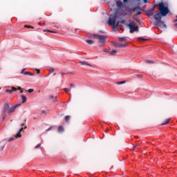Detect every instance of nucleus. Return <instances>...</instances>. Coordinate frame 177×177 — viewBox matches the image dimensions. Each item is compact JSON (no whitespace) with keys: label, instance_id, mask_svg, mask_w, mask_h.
Wrapping results in <instances>:
<instances>
[{"label":"nucleus","instance_id":"nucleus-31","mask_svg":"<svg viewBox=\"0 0 177 177\" xmlns=\"http://www.w3.org/2000/svg\"><path fill=\"white\" fill-rule=\"evenodd\" d=\"M70 86H71V88H75V84L71 83V84H70Z\"/></svg>","mask_w":177,"mask_h":177},{"label":"nucleus","instance_id":"nucleus-25","mask_svg":"<svg viewBox=\"0 0 177 177\" xmlns=\"http://www.w3.org/2000/svg\"><path fill=\"white\" fill-rule=\"evenodd\" d=\"M20 91V93H23V92H24V91H23V88H21V87H20V86H18L17 88V91Z\"/></svg>","mask_w":177,"mask_h":177},{"label":"nucleus","instance_id":"nucleus-33","mask_svg":"<svg viewBox=\"0 0 177 177\" xmlns=\"http://www.w3.org/2000/svg\"><path fill=\"white\" fill-rule=\"evenodd\" d=\"M49 71H50V73H53V71H55L54 68H50Z\"/></svg>","mask_w":177,"mask_h":177},{"label":"nucleus","instance_id":"nucleus-51","mask_svg":"<svg viewBox=\"0 0 177 177\" xmlns=\"http://www.w3.org/2000/svg\"><path fill=\"white\" fill-rule=\"evenodd\" d=\"M64 74H66V73H62V75H64Z\"/></svg>","mask_w":177,"mask_h":177},{"label":"nucleus","instance_id":"nucleus-43","mask_svg":"<svg viewBox=\"0 0 177 177\" xmlns=\"http://www.w3.org/2000/svg\"><path fill=\"white\" fill-rule=\"evenodd\" d=\"M144 3H147V0H143Z\"/></svg>","mask_w":177,"mask_h":177},{"label":"nucleus","instance_id":"nucleus-6","mask_svg":"<svg viewBox=\"0 0 177 177\" xmlns=\"http://www.w3.org/2000/svg\"><path fill=\"white\" fill-rule=\"evenodd\" d=\"M23 129H24V127H21V128L19 130L18 133H17L15 136H14V137H11V138H10L9 139H5V140H4V142H12V141H13L15 139H18V138H21V132H23Z\"/></svg>","mask_w":177,"mask_h":177},{"label":"nucleus","instance_id":"nucleus-9","mask_svg":"<svg viewBox=\"0 0 177 177\" xmlns=\"http://www.w3.org/2000/svg\"><path fill=\"white\" fill-rule=\"evenodd\" d=\"M21 106V104H17L10 108V109L8 111V114H12V113H15L16 109L17 107H20Z\"/></svg>","mask_w":177,"mask_h":177},{"label":"nucleus","instance_id":"nucleus-29","mask_svg":"<svg viewBox=\"0 0 177 177\" xmlns=\"http://www.w3.org/2000/svg\"><path fill=\"white\" fill-rule=\"evenodd\" d=\"M138 146H140V144H136V145L133 147V150L135 151V149H136V147H138Z\"/></svg>","mask_w":177,"mask_h":177},{"label":"nucleus","instance_id":"nucleus-17","mask_svg":"<svg viewBox=\"0 0 177 177\" xmlns=\"http://www.w3.org/2000/svg\"><path fill=\"white\" fill-rule=\"evenodd\" d=\"M118 39L120 42H125V41H127V37H119Z\"/></svg>","mask_w":177,"mask_h":177},{"label":"nucleus","instance_id":"nucleus-8","mask_svg":"<svg viewBox=\"0 0 177 177\" xmlns=\"http://www.w3.org/2000/svg\"><path fill=\"white\" fill-rule=\"evenodd\" d=\"M137 9H140V8L139 6L134 7V8H131V10H127L126 11L122 10V12L124 15V16H127V15H132V13H133V12L137 10Z\"/></svg>","mask_w":177,"mask_h":177},{"label":"nucleus","instance_id":"nucleus-20","mask_svg":"<svg viewBox=\"0 0 177 177\" xmlns=\"http://www.w3.org/2000/svg\"><path fill=\"white\" fill-rule=\"evenodd\" d=\"M24 75H30L31 77H33L34 73H30V72H25Z\"/></svg>","mask_w":177,"mask_h":177},{"label":"nucleus","instance_id":"nucleus-14","mask_svg":"<svg viewBox=\"0 0 177 177\" xmlns=\"http://www.w3.org/2000/svg\"><path fill=\"white\" fill-rule=\"evenodd\" d=\"M116 5H117L118 8H122L124 4L122 3V1L121 0H118L116 1Z\"/></svg>","mask_w":177,"mask_h":177},{"label":"nucleus","instance_id":"nucleus-27","mask_svg":"<svg viewBox=\"0 0 177 177\" xmlns=\"http://www.w3.org/2000/svg\"><path fill=\"white\" fill-rule=\"evenodd\" d=\"M44 31H48V32H53V34H56V31H53V30H44Z\"/></svg>","mask_w":177,"mask_h":177},{"label":"nucleus","instance_id":"nucleus-16","mask_svg":"<svg viewBox=\"0 0 177 177\" xmlns=\"http://www.w3.org/2000/svg\"><path fill=\"white\" fill-rule=\"evenodd\" d=\"M57 131L59 133L64 132V128H63V126H59Z\"/></svg>","mask_w":177,"mask_h":177},{"label":"nucleus","instance_id":"nucleus-39","mask_svg":"<svg viewBox=\"0 0 177 177\" xmlns=\"http://www.w3.org/2000/svg\"><path fill=\"white\" fill-rule=\"evenodd\" d=\"M163 24V27H164L165 28H167V24H164V22H163V24Z\"/></svg>","mask_w":177,"mask_h":177},{"label":"nucleus","instance_id":"nucleus-19","mask_svg":"<svg viewBox=\"0 0 177 177\" xmlns=\"http://www.w3.org/2000/svg\"><path fill=\"white\" fill-rule=\"evenodd\" d=\"M145 63H147V64H153L154 61L150 60V59H147V60L145 61Z\"/></svg>","mask_w":177,"mask_h":177},{"label":"nucleus","instance_id":"nucleus-4","mask_svg":"<svg viewBox=\"0 0 177 177\" xmlns=\"http://www.w3.org/2000/svg\"><path fill=\"white\" fill-rule=\"evenodd\" d=\"M93 38H95V39H98V43L100 44V46H104V45H106V39H107V36L106 35H93Z\"/></svg>","mask_w":177,"mask_h":177},{"label":"nucleus","instance_id":"nucleus-28","mask_svg":"<svg viewBox=\"0 0 177 177\" xmlns=\"http://www.w3.org/2000/svg\"><path fill=\"white\" fill-rule=\"evenodd\" d=\"M28 93H32V92H34V90L32 88H29L28 90Z\"/></svg>","mask_w":177,"mask_h":177},{"label":"nucleus","instance_id":"nucleus-3","mask_svg":"<svg viewBox=\"0 0 177 177\" xmlns=\"http://www.w3.org/2000/svg\"><path fill=\"white\" fill-rule=\"evenodd\" d=\"M159 13H160L161 16L165 17L168 13H169V9H168V7L165 6L164 5V3H159Z\"/></svg>","mask_w":177,"mask_h":177},{"label":"nucleus","instance_id":"nucleus-38","mask_svg":"<svg viewBox=\"0 0 177 177\" xmlns=\"http://www.w3.org/2000/svg\"><path fill=\"white\" fill-rule=\"evenodd\" d=\"M103 52L109 53V50L104 48V49L103 50Z\"/></svg>","mask_w":177,"mask_h":177},{"label":"nucleus","instance_id":"nucleus-48","mask_svg":"<svg viewBox=\"0 0 177 177\" xmlns=\"http://www.w3.org/2000/svg\"><path fill=\"white\" fill-rule=\"evenodd\" d=\"M174 27H176V28H177V24H176L174 25Z\"/></svg>","mask_w":177,"mask_h":177},{"label":"nucleus","instance_id":"nucleus-5","mask_svg":"<svg viewBox=\"0 0 177 177\" xmlns=\"http://www.w3.org/2000/svg\"><path fill=\"white\" fill-rule=\"evenodd\" d=\"M127 27L129 28L130 34H133V32H139V26L136 23L131 21L127 25Z\"/></svg>","mask_w":177,"mask_h":177},{"label":"nucleus","instance_id":"nucleus-30","mask_svg":"<svg viewBox=\"0 0 177 177\" xmlns=\"http://www.w3.org/2000/svg\"><path fill=\"white\" fill-rule=\"evenodd\" d=\"M138 146H140V144H136V145L133 147V150L135 151V149H136V147H138Z\"/></svg>","mask_w":177,"mask_h":177},{"label":"nucleus","instance_id":"nucleus-54","mask_svg":"<svg viewBox=\"0 0 177 177\" xmlns=\"http://www.w3.org/2000/svg\"><path fill=\"white\" fill-rule=\"evenodd\" d=\"M0 89H1V87H0Z\"/></svg>","mask_w":177,"mask_h":177},{"label":"nucleus","instance_id":"nucleus-46","mask_svg":"<svg viewBox=\"0 0 177 177\" xmlns=\"http://www.w3.org/2000/svg\"><path fill=\"white\" fill-rule=\"evenodd\" d=\"M24 123L21 124V127H24Z\"/></svg>","mask_w":177,"mask_h":177},{"label":"nucleus","instance_id":"nucleus-50","mask_svg":"<svg viewBox=\"0 0 177 177\" xmlns=\"http://www.w3.org/2000/svg\"><path fill=\"white\" fill-rule=\"evenodd\" d=\"M42 113H45V111H42Z\"/></svg>","mask_w":177,"mask_h":177},{"label":"nucleus","instance_id":"nucleus-37","mask_svg":"<svg viewBox=\"0 0 177 177\" xmlns=\"http://www.w3.org/2000/svg\"><path fill=\"white\" fill-rule=\"evenodd\" d=\"M39 147H41V144H38V145L35 147V149H39Z\"/></svg>","mask_w":177,"mask_h":177},{"label":"nucleus","instance_id":"nucleus-22","mask_svg":"<svg viewBox=\"0 0 177 177\" xmlns=\"http://www.w3.org/2000/svg\"><path fill=\"white\" fill-rule=\"evenodd\" d=\"M126 81H121V82H117L116 84L117 85H122V84H126Z\"/></svg>","mask_w":177,"mask_h":177},{"label":"nucleus","instance_id":"nucleus-1","mask_svg":"<svg viewBox=\"0 0 177 177\" xmlns=\"http://www.w3.org/2000/svg\"><path fill=\"white\" fill-rule=\"evenodd\" d=\"M118 16V14L117 12H115L114 15H111L107 21V24L112 26L113 28H117V27H118V24H120V21H115V20H117Z\"/></svg>","mask_w":177,"mask_h":177},{"label":"nucleus","instance_id":"nucleus-36","mask_svg":"<svg viewBox=\"0 0 177 177\" xmlns=\"http://www.w3.org/2000/svg\"><path fill=\"white\" fill-rule=\"evenodd\" d=\"M25 27H26L27 28H34V27L31 26H27V25H26Z\"/></svg>","mask_w":177,"mask_h":177},{"label":"nucleus","instance_id":"nucleus-34","mask_svg":"<svg viewBox=\"0 0 177 177\" xmlns=\"http://www.w3.org/2000/svg\"><path fill=\"white\" fill-rule=\"evenodd\" d=\"M137 78H142L143 75H136Z\"/></svg>","mask_w":177,"mask_h":177},{"label":"nucleus","instance_id":"nucleus-21","mask_svg":"<svg viewBox=\"0 0 177 177\" xmlns=\"http://www.w3.org/2000/svg\"><path fill=\"white\" fill-rule=\"evenodd\" d=\"M86 44H88V45H92L94 44L93 40H86Z\"/></svg>","mask_w":177,"mask_h":177},{"label":"nucleus","instance_id":"nucleus-53","mask_svg":"<svg viewBox=\"0 0 177 177\" xmlns=\"http://www.w3.org/2000/svg\"><path fill=\"white\" fill-rule=\"evenodd\" d=\"M176 17H177V15H176Z\"/></svg>","mask_w":177,"mask_h":177},{"label":"nucleus","instance_id":"nucleus-18","mask_svg":"<svg viewBox=\"0 0 177 177\" xmlns=\"http://www.w3.org/2000/svg\"><path fill=\"white\" fill-rule=\"evenodd\" d=\"M117 53V50H113L112 51L109 52V55H111V56H114V55H115Z\"/></svg>","mask_w":177,"mask_h":177},{"label":"nucleus","instance_id":"nucleus-49","mask_svg":"<svg viewBox=\"0 0 177 177\" xmlns=\"http://www.w3.org/2000/svg\"><path fill=\"white\" fill-rule=\"evenodd\" d=\"M24 129H27V127L26 126H25Z\"/></svg>","mask_w":177,"mask_h":177},{"label":"nucleus","instance_id":"nucleus-15","mask_svg":"<svg viewBox=\"0 0 177 177\" xmlns=\"http://www.w3.org/2000/svg\"><path fill=\"white\" fill-rule=\"evenodd\" d=\"M21 97L22 99V102H21L22 104H24V103H26V102H27V97L25 95H21Z\"/></svg>","mask_w":177,"mask_h":177},{"label":"nucleus","instance_id":"nucleus-44","mask_svg":"<svg viewBox=\"0 0 177 177\" xmlns=\"http://www.w3.org/2000/svg\"><path fill=\"white\" fill-rule=\"evenodd\" d=\"M53 97H54L53 95H50V99H53Z\"/></svg>","mask_w":177,"mask_h":177},{"label":"nucleus","instance_id":"nucleus-12","mask_svg":"<svg viewBox=\"0 0 177 177\" xmlns=\"http://www.w3.org/2000/svg\"><path fill=\"white\" fill-rule=\"evenodd\" d=\"M153 12H154V8H151L150 10H147L146 13L147 16H151Z\"/></svg>","mask_w":177,"mask_h":177},{"label":"nucleus","instance_id":"nucleus-11","mask_svg":"<svg viewBox=\"0 0 177 177\" xmlns=\"http://www.w3.org/2000/svg\"><path fill=\"white\" fill-rule=\"evenodd\" d=\"M113 46H115V48H127V44L120 43H114Z\"/></svg>","mask_w":177,"mask_h":177},{"label":"nucleus","instance_id":"nucleus-24","mask_svg":"<svg viewBox=\"0 0 177 177\" xmlns=\"http://www.w3.org/2000/svg\"><path fill=\"white\" fill-rule=\"evenodd\" d=\"M70 118H71L70 115L65 116V121L66 122H68V121H70Z\"/></svg>","mask_w":177,"mask_h":177},{"label":"nucleus","instance_id":"nucleus-52","mask_svg":"<svg viewBox=\"0 0 177 177\" xmlns=\"http://www.w3.org/2000/svg\"><path fill=\"white\" fill-rule=\"evenodd\" d=\"M53 75H56V73H53Z\"/></svg>","mask_w":177,"mask_h":177},{"label":"nucleus","instance_id":"nucleus-40","mask_svg":"<svg viewBox=\"0 0 177 177\" xmlns=\"http://www.w3.org/2000/svg\"><path fill=\"white\" fill-rule=\"evenodd\" d=\"M36 71H37V74H39V73H40L39 69H37Z\"/></svg>","mask_w":177,"mask_h":177},{"label":"nucleus","instance_id":"nucleus-45","mask_svg":"<svg viewBox=\"0 0 177 177\" xmlns=\"http://www.w3.org/2000/svg\"><path fill=\"white\" fill-rule=\"evenodd\" d=\"M123 2H128V0H123Z\"/></svg>","mask_w":177,"mask_h":177},{"label":"nucleus","instance_id":"nucleus-32","mask_svg":"<svg viewBox=\"0 0 177 177\" xmlns=\"http://www.w3.org/2000/svg\"><path fill=\"white\" fill-rule=\"evenodd\" d=\"M140 15H142V12L138 11V12L136 14V16H139Z\"/></svg>","mask_w":177,"mask_h":177},{"label":"nucleus","instance_id":"nucleus-41","mask_svg":"<svg viewBox=\"0 0 177 177\" xmlns=\"http://www.w3.org/2000/svg\"><path fill=\"white\" fill-rule=\"evenodd\" d=\"M24 70H26V69H23L22 71H21V74H24L26 72H24Z\"/></svg>","mask_w":177,"mask_h":177},{"label":"nucleus","instance_id":"nucleus-23","mask_svg":"<svg viewBox=\"0 0 177 177\" xmlns=\"http://www.w3.org/2000/svg\"><path fill=\"white\" fill-rule=\"evenodd\" d=\"M167 124H169V119H167L165 122L161 123V125H167Z\"/></svg>","mask_w":177,"mask_h":177},{"label":"nucleus","instance_id":"nucleus-42","mask_svg":"<svg viewBox=\"0 0 177 177\" xmlns=\"http://www.w3.org/2000/svg\"><path fill=\"white\" fill-rule=\"evenodd\" d=\"M52 128H53V127H49L48 129H46L47 131H48L50 129H52Z\"/></svg>","mask_w":177,"mask_h":177},{"label":"nucleus","instance_id":"nucleus-10","mask_svg":"<svg viewBox=\"0 0 177 177\" xmlns=\"http://www.w3.org/2000/svg\"><path fill=\"white\" fill-rule=\"evenodd\" d=\"M16 91H17V88H16L15 86H12L10 89L6 90V92L10 95V94L13 93V92H16Z\"/></svg>","mask_w":177,"mask_h":177},{"label":"nucleus","instance_id":"nucleus-2","mask_svg":"<svg viewBox=\"0 0 177 177\" xmlns=\"http://www.w3.org/2000/svg\"><path fill=\"white\" fill-rule=\"evenodd\" d=\"M153 18L156 20L154 26H156L157 27H160V24H164V21L161 20V19H162V15H161V13L160 12H155L153 15Z\"/></svg>","mask_w":177,"mask_h":177},{"label":"nucleus","instance_id":"nucleus-7","mask_svg":"<svg viewBox=\"0 0 177 177\" xmlns=\"http://www.w3.org/2000/svg\"><path fill=\"white\" fill-rule=\"evenodd\" d=\"M10 107V103L4 104L3 108V112H2L3 120H5V118H6V113L9 111Z\"/></svg>","mask_w":177,"mask_h":177},{"label":"nucleus","instance_id":"nucleus-35","mask_svg":"<svg viewBox=\"0 0 177 177\" xmlns=\"http://www.w3.org/2000/svg\"><path fill=\"white\" fill-rule=\"evenodd\" d=\"M64 91L66 93H68V92H69V90H68V88H65L64 89Z\"/></svg>","mask_w":177,"mask_h":177},{"label":"nucleus","instance_id":"nucleus-47","mask_svg":"<svg viewBox=\"0 0 177 177\" xmlns=\"http://www.w3.org/2000/svg\"><path fill=\"white\" fill-rule=\"evenodd\" d=\"M174 22L176 23L177 22V19L174 20Z\"/></svg>","mask_w":177,"mask_h":177},{"label":"nucleus","instance_id":"nucleus-26","mask_svg":"<svg viewBox=\"0 0 177 177\" xmlns=\"http://www.w3.org/2000/svg\"><path fill=\"white\" fill-rule=\"evenodd\" d=\"M138 41H148L147 39H145L143 37H138Z\"/></svg>","mask_w":177,"mask_h":177},{"label":"nucleus","instance_id":"nucleus-13","mask_svg":"<svg viewBox=\"0 0 177 177\" xmlns=\"http://www.w3.org/2000/svg\"><path fill=\"white\" fill-rule=\"evenodd\" d=\"M80 64H82V66H88L90 67H92V65L91 64H89L88 62H85V61H81Z\"/></svg>","mask_w":177,"mask_h":177}]
</instances>
